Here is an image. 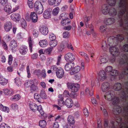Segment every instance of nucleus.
I'll return each instance as SVG.
<instances>
[{
  "label": "nucleus",
  "instance_id": "nucleus-27",
  "mask_svg": "<svg viewBox=\"0 0 128 128\" xmlns=\"http://www.w3.org/2000/svg\"><path fill=\"white\" fill-rule=\"evenodd\" d=\"M80 70V67L77 66L75 67L72 71L70 72V74L71 75H73L74 74L77 73L79 72Z\"/></svg>",
  "mask_w": 128,
  "mask_h": 128
},
{
  "label": "nucleus",
  "instance_id": "nucleus-37",
  "mask_svg": "<svg viewBox=\"0 0 128 128\" xmlns=\"http://www.w3.org/2000/svg\"><path fill=\"white\" fill-rule=\"evenodd\" d=\"M8 82L7 80L3 78L2 77H0V83L2 85H5Z\"/></svg>",
  "mask_w": 128,
  "mask_h": 128
},
{
  "label": "nucleus",
  "instance_id": "nucleus-42",
  "mask_svg": "<svg viewBox=\"0 0 128 128\" xmlns=\"http://www.w3.org/2000/svg\"><path fill=\"white\" fill-rule=\"evenodd\" d=\"M37 110H38L40 112L41 115H43L44 114V112L42 110V106L40 105L38 106Z\"/></svg>",
  "mask_w": 128,
  "mask_h": 128
},
{
  "label": "nucleus",
  "instance_id": "nucleus-24",
  "mask_svg": "<svg viewBox=\"0 0 128 128\" xmlns=\"http://www.w3.org/2000/svg\"><path fill=\"white\" fill-rule=\"evenodd\" d=\"M120 127V128H128V124L127 125L124 122L122 123ZM110 128H118V127L117 126H115L114 124V122H112Z\"/></svg>",
  "mask_w": 128,
  "mask_h": 128
},
{
  "label": "nucleus",
  "instance_id": "nucleus-18",
  "mask_svg": "<svg viewBox=\"0 0 128 128\" xmlns=\"http://www.w3.org/2000/svg\"><path fill=\"white\" fill-rule=\"evenodd\" d=\"M10 46L12 48V52H15L17 46L16 42L14 40L11 41L10 42Z\"/></svg>",
  "mask_w": 128,
  "mask_h": 128
},
{
  "label": "nucleus",
  "instance_id": "nucleus-41",
  "mask_svg": "<svg viewBox=\"0 0 128 128\" xmlns=\"http://www.w3.org/2000/svg\"><path fill=\"white\" fill-rule=\"evenodd\" d=\"M34 74L37 75L39 78H41V72L40 70H36L34 72Z\"/></svg>",
  "mask_w": 128,
  "mask_h": 128
},
{
  "label": "nucleus",
  "instance_id": "nucleus-63",
  "mask_svg": "<svg viewBox=\"0 0 128 128\" xmlns=\"http://www.w3.org/2000/svg\"><path fill=\"white\" fill-rule=\"evenodd\" d=\"M21 25L22 28H24L26 26L27 24L26 22L24 19L22 20V21L21 22Z\"/></svg>",
  "mask_w": 128,
  "mask_h": 128
},
{
  "label": "nucleus",
  "instance_id": "nucleus-44",
  "mask_svg": "<svg viewBox=\"0 0 128 128\" xmlns=\"http://www.w3.org/2000/svg\"><path fill=\"white\" fill-rule=\"evenodd\" d=\"M70 23V22L68 21L67 19L63 20L61 22L62 24L64 26L66 24H68Z\"/></svg>",
  "mask_w": 128,
  "mask_h": 128
},
{
  "label": "nucleus",
  "instance_id": "nucleus-35",
  "mask_svg": "<svg viewBox=\"0 0 128 128\" xmlns=\"http://www.w3.org/2000/svg\"><path fill=\"white\" fill-rule=\"evenodd\" d=\"M63 97H61L58 100V104L60 106H63L64 104V102L63 101Z\"/></svg>",
  "mask_w": 128,
  "mask_h": 128
},
{
  "label": "nucleus",
  "instance_id": "nucleus-50",
  "mask_svg": "<svg viewBox=\"0 0 128 128\" xmlns=\"http://www.w3.org/2000/svg\"><path fill=\"white\" fill-rule=\"evenodd\" d=\"M11 108L14 110H16L18 108V105L14 103L12 104L11 105Z\"/></svg>",
  "mask_w": 128,
  "mask_h": 128
},
{
  "label": "nucleus",
  "instance_id": "nucleus-64",
  "mask_svg": "<svg viewBox=\"0 0 128 128\" xmlns=\"http://www.w3.org/2000/svg\"><path fill=\"white\" fill-rule=\"evenodd\" d=\"M20 98V96L19 94H16L12 98L13 99L15 100H18Z\"/></svg>",
  "mask_w": 128,
  "mask_h": 128
},
{
  "label": "nucleus",
  "instance_id": "nucleus-61",
  "mask_svg": "<svg viewBox=\"0 0 128 128\" xmlns=\"http://www.w3.org/2000/svg\"><path fill=\"white\" fill-rule=\"evenodd\" d=\"M0 128H10V126L4 123L1 124L0 125Z\"/></svg>",
  "mask_w": 128,
  "mask_h": 128
},
{
  "label": "nucleus",
  "instance_id": "nucleus-6",
  "mask_svg": "<svg viewBox=\"0 0 128 128\" xmlns=\"http://www.w3.org/2000/svg\"><path fill=\"white\" fill-rule=\"evenodd\" d=\"M124 39L123 36L122 35L118 34L117 35L116 37L114 36H110L108 38V41L110 40L113 43L115 44V45H117L118 41L121 42Z\"/></svg>",
  "mask_w": 128,
  "mask_h": 128
},
{
  "label": "nucleus",
  "instance_id": "nucleus-33",
  "mask_svg": "<svg viewBox=\"0 0 128 128\" xmlns=\"http://www.w3.org/2000/svg\"><path fill=\"white\" fill-rule=\"evenodd\" d=\"M67 120L68 122L70 123L74 124L75 122L74 117L71 115L68 116Z\"/></svg>",
  "mask_w": 128,
  "mask_h": 128
},
{
  "label": "nucleus",
  "instance_id": "nucleus-28",
  "mask_svg": "<svg viewBox=\"0 0 128 128\" xmlns=\"http://www.w3.org/2000/svg\"><path fill=\"white\" fill-rule=\"evenodd\" d=\"M100 58V61L102 63H105L108 60V56L106 54H105L103 56H101Z\"/></svg>",
  "mask_w": 128,
  "mask_h": 128
},
{
  "label": "nucleus",
  "instance_id": "nucleus-43",
  "mask_svg": "<svg viewBox=\"0 0 128 128\" xmlns=\"http://www.w3.org/2000/svg\"><path fill=\"white\" fill-rule=\"evenodd\" d=\"M118 70H112L110 73V74L111 75L114 76H117L118 75Z\"/></svg>",
  "mask_w": 128,
  "mask_h": 128
},
{
  "label": "nucleus",
  "instance_id": "nucleus-1",
  "mask_svg": "<svg viewBox=\"0 0 128 128\" xmlns=\"http://www.w3.org/2000/svg\"><path fill=\"white\" fill-rule=\"evenodd\" d=\"M127 5L126 0H120L119 7L120 10L118 12V16L121 26H122L124 23L127 24L128 27V16L126 12Z\"/></svg>",
  "mask_w": 128,
  "mask_h": 128
},
{
  "label": "nucleus",
  "instance_id": "nucleus-15",
  "mask_svg": "<svg viewBox=\"0 0 128 128\" xmlns=\"http://www.w3.org/2000/svg\"><path fill=\"white\" fill-rule=\"evenodd\" d=\"M12 28V22L8 21L6 22L4 24V28L5 30L7 32L10 30Z\"/></svg>",
  "mask_w": 128,
  "mask_h": 128
},
{
  "label": "nucleus",
  "instance_id": "nucleus-26",
  "mask_svg": "<svg viewBox=\"0 0 128 128\" xmlns=\"http://www.w3.org/2000/svg\"><path fill=\"white\" fill-rule=\"evenodd\" d=\"M108 14L110 16H114L117 14V11L116 9L114 8L111 7L110 9Z\"/></svg>",
  "mask_w": 128,
  "mask_h": 128
},
{
  "label": "nucleus",
  "instance_id": "nucleus-13",
  "mask_svg": "<svg viewBox=\"0 0 128 128\" xmlns=\"http://www.w3.org/2000/svg\"><path fill=\"white\" fill-rule=\"evenodd\" d=\"M56 73L57 77L58 78H61L64 76V70L61 68H56Z\"/></svg>",
  "mask_w": 128,
  "mask_h": 128
},
{
  "label": "nucleus",
  "instance_id": "nucleus-49",
  "mask_svg": "<svg viewBox=\"0 0 128 128\" xmlns=\"http://www.w3.org/2000/svg\"><path fill=\"white\" fill-rule=\"evenodd\" d=\"M106 29L107 28L106 26H102L100 27L99 31L102 32H105Z\"/></svg>",
  "mask_w": 128,
  "mask_h": 128
},
{
  "label": "nucleus",
  "instance_id": "nucleus-46",
  "mask_svg": "<svg viewBox=\"0 0 128 128\" xmlns=\"http://www.w3.org/2000/svg\"><path fill=\"white\" fill-rule=\"evenodd\" d=\"M64 42H62L60 45L58 47V49L59 51H61L64 49Z\"/></svg>",
  "mask_w": 128,
  "mask_h": 128
},
{
  "label": "nucleus",
  "instance_id": "nucleus-3",
  "mask_svg": "<svg viewBox=\"0 0 128 128\" xmlns=\"http://www.w3.org/2000/svg\"><path fill=\"white\" fill-rule=\"evenodd\" d=\"M120 63L121 64H124L125 68L123 69L121 73V74L126 75L128 77V59L126 53H124L122 54V58L120 60Z\"/></svg>",
  "mask_w": 128,
  "mask_h": 128
},
{
  "label": "nucleus",
  "instance_id": "nucleus-25",
  "mask_svg": "<svg viewBox=\"0 0 128 128\" xmlns=\"http://www.w3.org/2000/svg\"><path fill=\"white\" fill-rule=\"evenodd\" d=\"M10 18L14 21H18L20 20V16L18 14H13L11 15Z\"/></svg>",
  "mask_w": 128,
  "mask_h": 128
},
{
  "label": "nucleus",
  "instance_id": "nucleus-58",
  "mask_svg": "<svg viewBox=\"0 0 128 128\" xmlns=\"http://www.w3.org/2000/svg\"><path fill=\"white\" fill-rule=\"evenodd\" d=\"M13 60V57L11 55H10L8 57V63L9 65H11L12 63Z\"/></svg>",
  "mask_w": 128,
  "mask_h": 128
},
{
  "label": "nucleus",
  "instance_id": "nucleus-10",
  "mask_svg": "<svg viewBox=\"0 0 128 128\" xmlns=\"http://www.w3.org/2000/svg\"><path fill=\"white\" fill-rule=\"evenodd\" d=\"M109 50L111 54L114 56H118L120 54L118 49L115 47H111Z\"/></svg>",
  "mask_w": 128,
  "mask_h": 128
},
{
  "label": "nucleus",
  "instance_id": "nucleus-23",
  "mask_svg": "<svg viewBox=\"0 0 128 128\" xmlns=\"http://www.w3.org/2000/svg\"><path fill=\"white\" fill-rule=\"evenodd\" d=\"M62 0H48L49 4L50 5L58 6L61 2Z\"/></svg>",
  "mask_w": 128,
  "mask_h": 128
},
{
  "label": "nucleus",
  "instance_id": "nucleus-5",
  "mask_svg": "<svg viewBox=\"0 0 128 128\" xmlns=\"http://www.w3.org/2000/svg\"><path fill=\"white\" fill-rule=\"evenodd\" d=\"M68 88L73 92H77L79 89L80 85L78 84L68 82L66 84Z\"/></svg>",
  "mask_w": 128,
  "mask_h": 128
},
{
  "label": "nucleus",
  "instance_id": "nucleus-29",
  "mask_svg": "<svg viewBox=\"0 0 128 128\" xmlns=\"http://www.w3.org/2000/svg\"><path fill=\"white\" fill-rule=\"evenodd\" d=\"M40 46L42 47H45L48 45V42L46 40H40L39 42Z\"/></svg>",
  "mask_w": 128,
  "mask_h": 128
},
{
  "label": "nucleus",
  "instance_id": "nucleus-36",
  "mask_svg": "<svg viewBox=\"0 0 128 128\" xmlns=\"http://www.w3.org/2000/svg\"><path fill=\"white\" fill-rule=\"evenodd\" d=\"M40 96L42 99H46L47 97L45 91L44 90H41Z\"/></svg>",
  "mask_w": 128,
  "mask_h": 128
},
{
  "label": "nucleus",
  "instance_id": "nucleus-48",
  "mask_svg": "<svg viewBox=\"0 0 128 128\" xmlns=\"http://www.w3.org/2000/svg\"><path fill=\"white\" fill-rule=\"evenodd\" d=\"M34 81H35V80L30 81H28L25 83V86L27 87H28L30 86V84L32 85L33 84H34Z\"/></svg>",
  "mask_w": 128,
  "mask_h": 128
},
{
  "label": "nucleus",
  "instance_id": "nucleus-11",
  "mask_svg": "<svg viewBox=\"0 0 128 128\" xmlns=\"http://www.w3.org/2000/svg\"><path fill=\"white\" fill-rule=\"evenodd\" d=\"M111 7L107 4H105L102 6V7L101 11L104 14H108Z\"/></svg>",
  "mask_w": 128,
  "mask_h": 128
},
{
  "label": "nucleus",
  "instance_id": "nucleus-9",
  "mask_svg": "<svg viewBox=\"0 0 128 128\" xmlns=\"http://www.w3.org/2000/svg\"><path fill=\"white\" fill-rule=\"evenodd\" d=\"M66 60L67 61H73L75 60V56L72 53L69 52L66 54L64 56Z\"/></svg>",
  "mask_w": 128,
  "mask_h": 128
},
{
  "label": "nucleus",
  "instance_id": "nucleus-38",
  "mask_svg": "<svg viewBox=\"0 0 128 128\" xmlns=\"http://www.w3.org/2000/svg\"><path fill=\"white\" fill-rule=\"evenodd\" d=\"M46 122L44 120H41L39 122V125L40 127L42 128H44L46 125Z\"/></svg>",
  "mask_w": 128,
  "mask_h": 128
},
{
  "label": "nucleus",
  "instance_id": "nucleus-8",
  "mask_svg": "<svg viewBox=\"0 0 128 128\" xmlns=\"http://www.w3.org/2000/svg\"><path fill=\"white\" fill-rule=\"evenodd\" d=\"M115 96V93L112 90H109L106 93L104 96L105 98L108 101H111Z\"/></svg>",
  "mask_w": 128,
  "mask_h": 128
},
{
  "label": "nucleus",
  "instance_id": "nucleus-14",
  "mask_svg": "<svg viewBox=\"0 0 128 128\" xmlns=\"http://www.w3.org/2000/svg\"><path fill=\"white\" fill-rule=\"evenodd\" d=\"M110 85L109 83L107 82H104L101 86V90L103 92H105L108 90L110 88Z\"/></svg>",
  "mask_w": 128,
  "mask_h": 128
},
{
  "label": "nucleus",
  "instance_id": "nucleus-52",
  "mask_svg": "<svg viewBox=\"0 0 128 128\" xmlns=\"http://www.w3.org/2000/svg\"><path fill=\"white\" fill-rule=\"evenodd\" d=\"M52 48L50 47L45 50L44 51V53L47 54H50L52 50Z\"/></svg>",
  "mask_w": 128,
  "mask_h": 128
},
{
  "label": "nucleus",
  "instance_id": "nucleus-16",
  "mask_svg": "<svg viewBox=\"0 0 128 128\" xmlns=\"http://www.w3.org/2000/svg\"><path fill=\"white\" fill-rule=\"evenodd\" d=\"M64 104L68 108L72 107L73 105V103L72 100L70 98H67L64 102Z\"/></svg>",
  "mask_w": 128,
  "mask_h": 128
},
{
  "label": "nucleus",
  "instance_id": "nucleus-40",
  "mask_svg": "<svg viewBox=\"0 0 128 128\" xmlns=\"http://www.w3.org/2000/svg\"><path fill=\"white\" fill-rule=\"evenodd\" d=\"M4 93L5 94L7 95H11L13 92V91L12 90H10L8 89L4 90Z\"/></svg>",
  "mask_w": 128,
  "mask_h": 128
},
{
  "label": "nucleus",
  "instance_id": "nucleus-53",
  "mask_svg": "<svg viewBox=\"0 0 128 128\" xmlns=\"http://www.w3.org/2000/svg\"><path fill=\"white\" fill-rule=\"evenodd\" d=\"M4 8V10L6 12H9L11 8V6L9 5H6V4Z\"/></svg>",
  "mask_w": 128,
  "mask_h": 128
},
{
  "label": "nucleus",
  "instance_id": "nucleus-55",
  "mask_svg": "<svg viewBox=\"0 0 128 128\" xmlns=\"http://www.w3.org/2000/svg\"><path fill=\"white\" fill-rule=\"evenodd\" d=\"M69 36V33L68 32H64L63 34V36L64 38H68Z\"/></svg>",
  "mask_w": 128,
  "mask_h": 128
},
{
  "label": "nucleus",
  "instance_id": "nucleus-12",
  "mask_svg": "<svg viewBox=\"0 0 128 128\" xmlns=\"http://www.w3.org/2000/svg\"><path fill=\"white\" fill-rule=\"evenodd\" d=\"M99 80L102 81L106 78V74L104 70H100L99 72L98 76Z\"/></svg>",
  "mask_w": 128,
  "mask_h": 128
},
{
  "label": "nucleus",
  "instance_id": "nucleus-20",
  "mask_svg": "<svg viewBox=\"0 0 128 128\" xmlns=\"http://www.w3.org/2000/svg\"><path fill=\"white\" fill-rule=\"evenodd\" d=\"M115 21L114 18H106L104 22L106 25H110L114 23Z\"/></svg>",
  "mask_w": 128,
  "mask_h": 128
},
{
  "label": "nucleus",
  "instance_id": "nucleus-57",
  "mask_svg": "<svg viewBox=\"0 0 128 128\" xmlns=\"http://www.w3.org/2000/svg\"><path fill=\"white\" fill-rule=\"evenodd\" d=\"M83 112L85 116L88 117L89 114V112L87 109L86 108H84V109Z\"/></svg>",
  "mask_w": 128,
  "mask_h": 128
},
{
  "label": "nucleus",
  "instance_id": "nucleus-60",
  "mask_svg": "<svg viewBox=\"0 0 128 128\" xmlns=\"http://www.w3.org/2000/svg\"><path fill=\"white\" fill-rule=\"evenodd\" d=\"M122 48L124 52H128V44H126L124 45Z\"/></svg>",
  "mask_w": 128,
  "mask_h": 128
},
{
  "label": "nucleus",
  "instance_id": "nucleus-32",
  "mask_svg": "<svg viewBox=\"0 0 128 128\" xmlns=\"http://www.w3.org/2000/svg\"><path fill=\"white\" fill-rule=\"evenodd\" d=\"M58 44L57 40H51L50 42V45L51 48H53L56 46Z\"/></svg>",
  "mask_w": 128,
  "mask_h": 128
},
{
  "label": "nucleus",
  "instance_id": "nucleus-7",
  "mask_svg": "<svg viewBox=\"0 0 128 128\" xmlns=\"http://www.w3.org/2000/svg\"><path fill=\"white\" fill-rule=\"evenodd\" d=\"M34 10L37 13L39 14H42L44 11L43 6L39 1H36L34 4Z\"/></svg>",
  "mask_w": 128,
  "mask_h": 128
},
{
  "label": "nucleus",
  "instance_id": "nucleus-54",
  "mask_svg": "<svg viewBox=\"0 0 128 128\" xmlns=\"http://www.w3.org/2000/svg\"><path fill=\"white\" fill-rule=\"evenodd\" d=\"M37 86L33 84H32L30 86V90L32 92L34 91L37 88Z\"/></svg>",
  "mask_w": 128,
  "mask_h": 128
},
{
  "label": "nucleus",
  "instance_id": "nucleus-59",
  "mask_svg": "<svg viewBox=\"0 0 128 128\" xmlns=\"http://www.w3.org/2000/svg\"><path fill=\"white\" fill-rule=\"evenodd\" d=\"M112 70V67L110 66H108L106 69V71L107 72H111Z\"/></svg>",
  "mask_w": 128,
  "mask_h": 128
},
{
  "label": "nucleus",
  "instance_id": "nucleus-45",
  "mask_svg": "<svg viewBox=\"0 0 128 128\" xmlns=\"http://www.w3.org/2000/svg\"><path fill=\"white\" fill-rule=\"evenodd\" d=\"M90 17H86L84 18V21L86 28H88L89 27V25L88 22L90 20Z\"/></svg>",
  "mask_w": 128,
  "mask_h": 128
},
{
  "label": "nucleus",
  "instance_id": "nucleus-17",
  "mask_svg": "<svg viewBox=\"0 0 128 128\" xmlns=\"http://www.w3.org/2000/svg\"><path fill=\"white\" fill-rule=\"evenodd\" d=\"M30 17L32 22L34 23L36 22L38 20L37 15L35 12L31 13Z\"/></svg>",
  "mask_w": 128,
  "mask_h": 128
},
{
  "label": "nucleus",
  "instance_id": "nucleus-47",
  "mask_svg": "<svg viewBox=\"0 0 128 128\" xmlns=\"http://www.w3.org/2000/svg\"><path fill=\"white\" fill-rule=\"evenodd\" d=\"M59 8L58 7H56L54 8L52 11V14L54 16H56L58 14Z\"/></svg>",
  "mask_w": 128,
  "mask_h": 128
},
{
  "label": "nucleus",
  "instance_id": "nucleus-39",
  "mask_svg": "<svg viewBox=\"0 0 128 128\" xmlns=\"http://www.w3.org/2000/svg\"><path fill=\"white\" fill-rule=\"evenodd\" d=\"M108 4L111 6L115 5L116 2V0H106Z\"/></svg>",
  "mask_w": 128,
  "mask_h": 128
},
{
  "label": "nucleus",
  "instance_id": "nucleus-56",
  "mask_svg": "<svg viewBox=\"0 0 128 128\" xmlns=\"http://www.w3.org/2000/svg\"><path fill=\"white\" fill-rule=\"evenodd\" d=\"M34 36L36 37H37L38 35V32L37 30H34L32 32Z\"/></svg>",
  "mask_w": 128,
  "mask_h": 128
},
{
  "label": "nucleus",
  "instance_id": "nucleus-21",
  "mask_svg": "<svg viewBox=\"0 0 128 128\" xmlns=\"http://www.w3.org/2000/svg\"><path fill=\"white\" fill-rule=\"evenodd\" d=\"M28 49L26 47L24 46H20L19 49V52L22 55L26 54L27 53Z\"/></svg>",
  "mask_w": 128,
  "mask_h": 128
},
{
  "label": "nucleus",
  "instance_id": "nucleus-2",
  "mask_svg": "<svg viewBox=\"0 0 128 128\" xmlns=\"http://www.w3.org/2000/svg\"><path fill=\"white\" fill-rule=\"evenodd\" d=\"M113 88L115 90L120 91V95L122 101H126L128 98V82L125 83L123 87L120 83H117L114 84Z\"/></svg>",
  "mask_w": 128,
  "mask_h": 128
},
{
  "label": "nucleus",
  "instance_id": "nucleus-4",
  "mask_svg": "<svg viewBox=\"0 0 128 128\" xmlns=\"http://www.w3.org/2000/svg\"><path fill=\"white\" fill-rule=\"evenodd\" d=\"M111 100L112 104L114 105H117L119 102V98L115 96ZM112 111L114 114H118L122 112V109L120 106L117 105L114 107Z\"/></svg>",
  "mask_w": 128,
  "mask_h": 128
},
{
  "label": "nucleus",
  "instance_id": "nucleus-30",
  "mask_svg": "<svg viewBox=\"0 0 128 128\" xmlns=\"http://www.w3.org/2000/svg\"><path fill=\"white\" fill-rule=\"evenodd\" d=\"M30 109L33 112H35L37 110L38 106L34 103H32L30 104Z\"/></svg>",
  "mask_w": 128,
  "mask_h": 128
},
{
  "label": "nucleus",
  "instance_id": "nucleus-62",
  "mask_svg": "<svg viewBox=\"0 0 128 128\" xmlns=\"http://www.w3.org/2000/svg\"><path fill=\"white\" fill-rule=\"evenodd\" d=\"M38 54L36 53L33 54L31 56V57L32 59L34 60L36 59L38 57Z\"/></svg>",
  "mask_w": 128,
  "mask_h": 128
},
{
  "label": "nucleus",
  "instance_id": "nucleus-31",
  "mask_svg": "<svg viewBox=\"0 0 128 128\" xmlns=\"http://www.w3.org/2000/svg\"><path fill=\"white\" fill-rule=\"evenodd\" d=\"M51 12L48 10H46L43 13V16L45 18H49L51 15Z\"/></svg>",
  "mask_w": 128,
  "mask_h": 128
},
{
  "label": "nucleus",
  "instance_id": "nucleus-22",
  "mask_svg": "<svg viewBox=\"0 0 128 128\" xmlns=\"http://www.w3.org/2000/svg\"><path fill=\"white\" fill-rule=\"evenodd\" d=\"M39 30L40 32L44 35H46L48 32V28L45 26H43L41 27L39 29Z\"/></svg>",
  "mask_w": 128,
  "mask_h": 128
},
{
  "label": "nucleus",
  "instance_id": "nucleus-19",
  "mask_svg": "<svg viewBox=\"0 0 128 128\" xmlns=\"http://www.w3.org/2000/svg\"><path fill=\"white\" fill-rule=\"evenodd\" d=\"M74 63L71 62L67 63L64 67V69L68 71L70 70L72 68L74 67Z\"/></svg>",
  "mask_w": 128,
  "mask_h": 128
},
{
  "label": "nucleus",
  "instance_id": "nucleus-51",
  "mask_svg": "<svg viewBox=\"0 0 128 128\" xmlns=\"http://www.w3.org/2000/svg\"><path fill=\"white\" fill-rule=\"evenodd\" d=\"M15 83L18 86L21 85V82L20 78H17L15 79Z\"/></svg>",
  "mask_w": 128,
  "mask_h": 128
},
{
  "label": "nucleus",
  "instance_id": "nucleus-34",
  "mask_svg": "<svg viewBox=\"0 0 128 128\" xmlns=\"http://www.w3.org/2000/svg\"><path fill=\"white\" fill-rule=\"evenodd\" d=\"M28 43L29 44V48L30 52H32V48L33 44L32 43V38L30 37H29L28 40Z\"/></svg>",
  "mask_w": 128,
  "mask_h": 128
}]
</instances>
